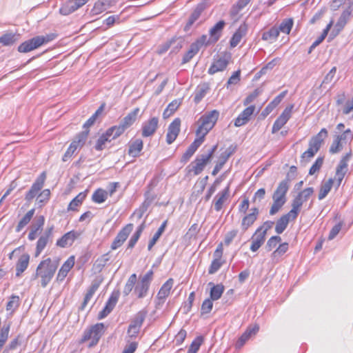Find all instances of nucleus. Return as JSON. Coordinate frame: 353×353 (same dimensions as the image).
<instances>
[{
    "mask_svg": "<svg viewBox=\"0 0 353 353\" xmlns=\"http://www.w3.org/2000/svg\"><path fill=\"white\" fill-rule=\"evenodd\" d=\"M59 266V260L47 258L38 265L32 279L40 278L41 285L46 288L52 279Z\"/></svg>",
    "mask_w": 353,
    "mask_h": 353,
    "instance_id": "nucleus-1",
    "label": "nucleus"
},
{
    "mask_svg": "<svg viewBox=\"0 0 353 353\" xmlns=\"http://www.w3.org/2000/svg\"><path fill=\"white\" fill-rule=\"evenodd\" d=\"M219 117V112L213 110L206 112L202 115L198 121L199 127L196 130V134L199 137H202L204 140L205 135L214 126Z\"/></svg>",
    "mask_w": 353,
    "mask_h": 353,
    "instance_id": "nucleus-2",
    "label": "nucleus"
},
{
    "mask_svg": "<svg viewBox=\"0 0 353 353\" xmlns=\"http://www.w3.org/2000/svg\"><path fill=\"white\" fill-rule=\"evenodd\" d=\"M104 332V325L102 323H98L92 326H91L90 328L86 329L83 334L82 336V338L81 339L79 343H83L87 341H90L88 347H92L94 345H96L101 336L103 335Z\"/></svg>",
    "mask_w": 353,
    "mask_h": 353,
    "instance_id": "nucleus-3",
    "label": "nucleus"
},
{
    "mask_svg": "<svg viewBox=\"0 0 353 353\" xmlns=\"http://www.w3.org/2000/svg\"><path fill=\"white\" fill-rule=\"evenodd\" d=\"M327 136V131L325 128H323L314 137H313L309 142V148L303 153L301 158L303 159H310L319 150L322 143Z\"/></svg>",
    "mask_w": 353,
    "mask_h": 353,
    "instance_id": "nucleus-4",
    "label": "nucleus"
},
{
    "mask_svg": "<svg viewBox=\"0 0 353 353\" xmlns=\"http://www.w3.org/2000/svg\"><path fill=\"white\" fill-rule=\"evenodd\" d=\"M53 39L52 35L37 36L22 43L18 47V51L23 53L30 52L44 43H47Z\"/></svg>",
    "mask_w": 353,
    "mask_h": 353,
    "instance_id": "nucleus-5",
    "label": "nucleus"
},
{
    "mask_svg": "<svg viewBox=\"0 0 353 353\" xmlns=\"http://www.w3.org/2000/svg\"><path fill=\"white\" fill-rule=\"evenodd\" d=\"M153 275L154 272L150 270L143 276H140L139 281L137 282L134 290V293L137 295V298L142 299L147 295Z\"/></svg>",
    "mask_w": 353,
    "mask_h": 353,
    "instance_id": "nucleus-6",
    "label": "nucleus"
},
{
    "mask_svg": "<svg viewBox=\"0 0 353 353\" xmlns=\"http://www.w3.org/2000/svg\"><path fill=\"white\" fill-rule=\"evenodd\" d=\"M216 148L217 145H215L210 150H208L207 153L202 154L196 157V159L192 163V168L195 175L199 174L203 170L206 164L212 159L213 154L216 151Z\"/></svg>",
    "mask_w": 353,
    "mask_h": 353,
    "instance_id": "nucleus-7",
    "label": "nucleus"
},
{
    "mask_svg": "<svg viewBox=\"0 0 353 353\" xmlns=\"http://www.w3.org/2000/svg\"><path fill=\"white\" fill-rule=\"evenodd\" d=\"M88 135V131H83L79 133L75 139L70 143L69 148L62 157L63 161H67L72 156L78 148L82 147Z\"/></svg>",
    "mask_w": 353,
    "mask_h": 353,
    "instance_id": "nucleus-8",
    "label": "nucleus"
},
{
    "mask_svg": "<svg viewBox=\"0 0 353 353\" xmlns=\"http://www.w3.org/2000/svg\"><path fill=\"white\" fill-rule=\"evenodd\" d=\"M294 108V105H290L287 106L281 115L276 119L274 121L272 128V133L274 134L279 130H280L283 125L288 121V120L291 118L292 110Z\"/></svg>",
    "mask_w": 353,
    "mask_h": 353,
    "instance_id": "nucleus-9",
    "label": "nucleus"
},
{
    "mask_svg": "<svg viewBox=\"0 0 353 353\" xmlns=\"http://www.w3.org/2000/svg\"><path fill=\"white\" fill-rule=\"evenodd\" d=\"M133 224L128 223L123 227L117 234L111 245L112 250H116L121 247L123 243L125 241L129 234L133 230Z\"/></svg>",
    "mask_w": 353,
    "mask_h": 353,
    "instance_id": "nucleus-10",
    "label": "nucleus"
},
{
    "mask_svg": "<svg viewBox=\"0 0 353 353\" xmlns=\"http://www.w3.org/2000/svg\"><path fill=\"white\" fill-rule=\"evenodd\" d=\"M46 179V174L43 172L34 182L30 190L26 193L25 199L28 201L32 200L43 188Z\"/></svg>",
    "mask_w": 353,
    "mask_h": 353,
    "instance_id": "nucleus-11",
    "label": "nucleus"
},
{
    "mask_svg": "<svg viewBox=\"0 0 353 353\" xmlns=\"http://www.w3.org/2000/svg\"><path fill=\"white\" fill-rule=\"evenodd\" d=\"M90 0H68L59 9L62 15H68L84 6Z\"/></svg>",
    "mask_w": 353,
    "mask_h": 353,
    "instance_id": "nucleus-12",
    "label": "nucleus"
},
{
    "mask_svg": "<svg viewBox=\"0 0 353 353\" xmlns=\"http://www.w3.org/2000/svg\"><path fill=\"white\" fill-rule=\"evenodd\" d=\"M53 229V226L47 228L43 234L39 238L36 245L34 254L35 257H38L40 255L50 240L52 239Z\"/></svg>",
    "mask_w": 353,
    "mask_h": 353,
    "instance_id": "nucleus-13",
    "label": "nucleus"
},
{
    "mask_svg": "<svg viewBox=\"0 0 353 353\" xmlns=\"http://www.w3.org/2000/svg\"><path fill=\"white\" fill-rule=\"evenodd\" d=\"M119 297V292H113L107 301L104 308L99 313L98 319L105 318L114 308Z\"/></svg>",
    "mask_w": 353,
    "mask_h": 353,
    "instance_id": "nucleus-14",
    "label": "nucleus"
},
{
    "mask_svg": "<svg viewBox=\"0 0 353 353\" xmlns=\"http://www.w3.org/2000/svg\"><path fill=\"white\" fill-rule=\"evenodd\" d=\"M230 58V54H224L215 60L208 69V73L214 74L218 72L223 71L227 68Z\"/></svg>",
    "mask_w": 353,
    "mask_h": 353,
    "instance_id": "nucleus-15",
    "label": "nucleus"
},
{
    "mask_svg": "<svg viewBox=\"0 0 353 353\" xmlns=\"http://www.w3.org/2000/svg\"><path fill=\"white\" fill-rule=\"evenodd\" d=\"M181 120L179 118L175 119L170 125L166 135V142L168 144L172 143L176 139L180 132Z\"/></svg>",
    "mask_w": 353,
    "mask_h": 353,
    "instance_id": "nucleus-16",
    "label": "nucleus"
},
{
    "mask_svg": "<svg viewBox=\"0 0 353 353\" xmlns=\"http://www.w3.org/2000/svg\"><path fill=\"white\" fill-rule=\"evenodd\" d=\"M255 110L254 105H250L246 108L235 119L234 125L236 127L242 126L246 124L250 119Z\"/></svg>",
    "mask_w": 353,
    "mask_h": 353,
    "instance_id": "nucleus-17",
    "label": "nucleus"
},
{
    "mask_svg": "<svg viewBox=\"0 0 353 353\" xmlns=\"http://www.w3.org/2000/svg\"><path fill=\"white\" fill-rule=\"evenodd\" d=\"M159 123L157 117H152L143 124L142 136L148 137L152 136L157 130Z\"/></svg>",
    "mask_w": 353,
    "mask_h": 353,
    "instance_id": "nucleus-18",
    "label": "nucleus"
},
{
    "mask_svg": "<svg viewBox=\"0 0 353 353\" xmlns=\"http://www.w3.org/2000/svg\"><path fill=\"white\" fill-rule=\"evenodd\" d=\"M234 150L232 148V147H230L220 154L219 161L216 164L212 172V174L213 176H216L219 173V172L222 169L223 165L226 163L230 157L234 152Z\"/></svg>",
    "mask_w": 353,
    "mask_h": 353,
    "instance_id": "nucleus-19",
    "label": "nucleus"
},
{
    "mask_svg": "<svg viewBox=\"0 0 353 353\" xmlns=\"http://www.w3.org/2000/svg\"><path fill=\"white\" fill-rule=\"evenodd\" d=\"M352 15L353 6L347 4V7L343 11L336 23V27L338 28L339 30H341L345 27V26L350 21Z\"/></svg>",
    "mask_w": 353,
    "mask_h": 353,
    "instance_id": "nucleus-20",
    "label": "nucleus"
},
{
    "mask_svg": "<svg viewBox=\"0 0 353 353\" xmlns=\"http://www.w3.org/2000/svg\"><path fill=\"white\" fill-rule=\"evenodd\" d=\"M259 209L254 208L251 209V212L245 216L241 221V229L243 232L246 231L257 219L259 215Z\"/></svg>",
    "mask_w": 353,
    "mask_h": 353,
    "instance_id": "nucleus-21",
    "label": "nucleus"
},
{
    "mask_svg": "<svg viewBox=\"0 0 353 353\" xmlns=\"http://www.w3.org/2000/svg\"><path fill=\"white\" fill-rule=\"evenodd\" d=\"M230 195V187L228 185L224 190L219 192L214 197V210L216 212L220 211L224 203L228 199Z\"/></svg>",
    "mask_w": 353,
    "mask_h": 353,
    "instance_id": "nucleus-22",
    "label": "nucleus"
},
{
    "mask_svg": "<svg viewBox=\"0 0 353 353\" xmlns=\"http://www.w3.org/2000/svg\"><path fill=\"white\" fill-rule=\"evenodd\" d=\"M74 265V257L70 256L68 258V259L65 261V263L62 265L61 268L59 270L57 280L58 281H63L66 276L68 275V273L70 272V270L72 268V267Z\"/></svg>",
    "mask_w": 353,
    "mask_h": 353,
    "instance_id": "nucleus-23",
    "label": "nucleus"
},
{
    "mask_svg": "<svg viewBox=\"0 0 353 353\" xmlns=\"http://www.w3.org/2000/svg\"><path fill=\"white\" fill-rule=\"evenodd\" d=\"M45 223V218L41 215L36 217L34 223L32 224L30 232L28 234V239L30 241L34 240L37 236L39 231L41 230Z\"/></svg>",
    "mask_w": 353,
    "mask_h": 353,
    "instance_id": "nucleus-24",
    "label": "nucleus"
},
{
    "mask_svg": "<svg viewBox=\"0 0 353 353\" xmlns=\"http://www.w3.org/2000/svg\"><path fill=\"white\" fill-rule=\"evenodd\" d=\"M78 234L74 231H70L57 240L56 245L61 248H65L71 245L77 238Z\"/></svg>",
    "mask_w": 353,
    "mask_h": 353,
    "instance_id": "nucleus-25",
    "label": "nucleus"
},
{
    "mask_svg": "<svg viewBox=\"0 0 353 353\" xmlns=\"http://www.w3.org/2000/svg\"><path fill=\"white\" fill-rule=\"evenodd\" d=\"M204 141L202 139V137H199L196 139L188 148L185 152L183 154L181 161L183 162H187L190 157L194 154L198 148L203 143Z\"/></svg>",
    "mask_w": 353,
    "mask_h": 353,
    "instance_id": "nucleus-26",
    "label": "nucleus"
},
{
    "mask_svg": "<svg viewBox=\"0 0 353 353\" xmlns=\"http://www.w3.org/2000/svg\"><path fill=\"white\" fill-rule=\"evenodd\" d=\"M174 280L169 279L160 288L158 294L157 299L159 301V303H164L165 299L169 296L170 290L173 286Z\"/></svg>",
    "mask_w": 353,
    "mask_h": 353,
    "instance_id": "nucleus-27",
    "label": "nucleus"
},
{
    "mask_svg": "<svg viewBox=\"0 0 353 353\" xmlns=\"http://www.w3.org/2000/svg\"><path fill=\"white\" fill-rule=\"evenodd\" d=\"M115 0H98L91 10L92 15H97L105 11Z\"/></svg>",
    "mask_w": 353,
    "mask_h": 353,
    "instance_id": "nucleus-28",
    "label": "nucleus"
},
{
    "mask_svg": "<svg viewBox=\"0 0 353 353\" xmlns=\"http://www.w3.org/2000/svg\"><path fill=\"white\" fill-rule=\"evenodd\" d=\"M225 26L224 21L221 20L217 22L209 31L212 43H216L221 37L222 30Z\"/></svg>",
    "mask_w": 353,
    "mask_h": 353,
    "instance_id": "nucleus-29",
    "label": "nucleus"
},
{
    "mask_svg": "<svg viewBox=\"0 0 353 353\" xmlns=\"http://www.w3.org/2000/svg\"><path fill=\"white\" fill-rule=\"evenodd\" d=\"M205 4L203 2L199 3L196 6L195 9L191 14L187 24L185 26V30H188L193 25V23L199 18V17L201 16V14L205 10Z\"/></svg>",
    "mask_w": 353,
    "mask_h": 353,
    "instance_id": "nucleus-30",
    "label": "nucleus"
},
{
    "mask_svg": "<svg viewBox=\"0 0 353 353\" xmlns=\"http://www.w3.org/2000/svg\"><path fill=\"white\" fill-rule=\"evenodd\" d=\"M30 261V255L28 254H22L18 259L16 264V276H20L21 274L27 269Z\"/></svg>",
    "mask_w": 353,
    "mask_h": 353,
    "instance_id": "nucleus-31",
    "label": "nucleus"
},
{
    "mask_svg": "<svg viewBox=\"0 0 353 353\" xmlns=\"http://www.w3.org/2000/svg\"><path fill=\"white\" fill-rule=\"evenodd\" d=\"M265 240V235L262 234L258 230H256L255 233L252 237V244L250 245V250L252 252L257 251L260 247L264 243Z\"/></svg>",
    "mask_w": 353,
    "mask_h": 353,
    "instance_id": "nucleus-32",
    "label": "nucleus"
},
{
    "mask_svg": "<svg viewBox=\"0 0 353 353\" xmlns=\"http://www.w3.org/2000/svg\"><path fill=\"white\" fill-rule=\"evenodd\" d=\"M272 199L273 204L270 210V215H274L277 213L286 202V198L279 196L274 193L272 195Z\"/></svg>",
    "mask_w": 353,
    "mask_h": 353,
    "instance_id": "nucleus-33",
    "label": "nucleus"
},
{
    "mask_svg": "<svg viewBox=\"0 0 353 353\" xmlns=\"http://www.w3.org/2000/svg\"><path fill=\"white\" fill-rule=\"evenodd\" d=\"M143 143L140 139H135L134 141L130 143L128 154L129 155L137 157L140 154L141 151L143 149Z\"/></svg>",
    "mask_w": 353,
    "mask_h": 353,
    "instance_id": "nucleus-34",
    "label": "nucleus"
},
{
    "mask_svg": "<svg viewBox=\"0 0 353 353\" xmlns=\"http://www.w3.org/2000/svg\"><path fill=\"white\" fill-rule=\"evenodd\" d=\"M147 311L145 310H142L138 312L131 321L129 326L136 327L137 329H141L143 323L147 316Z\"/></svg>",
    "mask_w": 353,
    "mask_h": 353,
    "instance_id": "nucleus-35",
    "label": "nucleus"
},
{
    "mask_svg": "<svg viewBox=\"0 0 353 353\" xmlns=\"http://www.w3.org/2000/svg\"><path fill=\"white\" fill-rule=\"evenodd\" d=\"M209 86L206 83L201 84L197 86L194 96V101L196 104L201 102L209 91Z\"/></svg>",
    "mask_w": 353,
    "mask_h": 353,
    "instance_id": "nucleus-36",
    "label": "nucleus"
},
{
    "mask_svg": "<svg viewBox=\"0 0 353 353\" xmlns=\"http://www.w3.org/2000/svg\"><path fill=\"white\" fill-rule=\"evenodd\" d=\"M139 112V108H137L128 114L121 121V124L123 125L125 129L130 128L136 121L137 115Z\"/></svg>",
    "mask_w": 353,
    "mask_h": 353,
    "instance_id": "nucleus-37",
    "label": "nucleus"
},
{
    "mask_svg": "<svg viewBox=\"0 0 353 353\" xmlns=\"http://www.w3.org/2000/svg\"><path fill=\"white\" fill-rule=\"evenodd\" d=\"M208 285H212L210 292V299L212 301L219 299L224 292V286L222 284L214 285L212 282L209 283Z\"/></svg>",
    "mask_w": 353,
    "mask_h": 353,
    "instance_id": "nucleus-38",
    "label": "nucleus"
},
{
    "mask_svg": "<svg viewBox=\"0 0 353 353\" xmlns=\"http://www.w3.org/2000/svg\"><path fill=\"white\" fill-rule=\"evenodd\" d=\"M290 179H289V176L288 175L284 180L281 181L279 183L278 187L276 188L274 193L279 196H281L282 197L286 198V194L290 188Z\"/></svg>",
    "mask_w": 353,
    "mask_h": 353,
    "instance_id": "nucleus-39",
    "label": "nucleus"
},
{
    "mask_svg": "<svg viewBox=\"0 0 353 353\" xmlns=\"http://www.w3.org/2000/svg\"><path fill=\"white\" fill-rule=\"evenodd\" d=\"M279 35V30L276 26L272 27L262 34V39L269 43L274 42Z\"/></svg>",
    "mask_w": 353,
    "mask_h": 353,
    "instance_id": "nucleus-40",
    "label": "nucleus"
},
{
    "mask_svg": "<svg viewBox=\"0 0 353 353\" xmlns=\"http://www.w3.org/2000/svg\"><path fill=\"white\" fill-rule=\"evenodd\" d=\"M287 94V91L285 90L280 93L277 97H276L272 102H270L266 108L263 110L264 114H269L282 101V99L285 97Z\"/></svg>",
    "mask_w": 353,
    "mask_h": 353,
    "instance_id": "nucleus-41",
    "label": "nucleus"
},
{
    "mask_svg": "<svg viewBox=\"0 0 353 353\" xmlns=\"http://www.w3.org/2000/svg\"><path fill=\"white\" fill-rule=\"evenodd\" d=\"M34 209H31L23 216L16 227L15 230L17 232H21L30 223L34 214Z\"/></svg>",
    "mask_w": 353,
    "mask_h": 353,
    "instance_id": "nucleus-42",
    "label": "nucleus"
},
{
    "mask_svg": "<svg viewBox=\"0 0 353 353\" xmlns=\"http://www.w3.org/2000/svg\"><path fill=\"white\" fill-rule=\"evenodd\" d=\"M167 221H165L163 222V223L161 225V226L159 228L157 232L154 234L153 237L150 241H149L148 249V250H150L152 247L156 244L157 241L159 240L163 232H164L165 227L167 225Z\"/></svg>",
    "mask_w": 353,
    "mask_h": 353,
    "instance_id": "nucleus-43",
    "label": "nucleus"
},
{
    "mask_svg": "<svg viewBox=\"0 0 353 353\" xmlns=\"http://www.w3.org/2000/svg\"><path fill=\"white\" fill-rule=\"evenodd\" d=\"M137 280V279L136 274H132L129 276L123 290V294L124 296L129 295V294L132 291L133 288L135 287Z\"/></svg>",
    "mask_w": 353,
    "mask_h": 353,
    "instance_id": "nucleus-44",
    "label": "nucleus"
},
{
    "mask_svg": "<svg viewBox=\"0 0 353 353\" xmlns=\"http://www.w3.org/2000/svg\"><path fill=\"white\" fill-rule=\"evenodd\" d=\"M333 183L334 179H330L321 185L318 196L319 200L323 199L327 195L331 190Z\"/></svg>",
    "mask_w": 353,
    "mask_h": 353,
    "instance_id": "nucleus-45",
    "label": "nucleus"
},
{
    "mask_svg": "<svg viewBox=\"0 0 353 353\" xmlns=\"http://www.w3.org/2000/svg\"><path fill=\"white\" fill-rule=\"evenodd\" d=\"M98 285L97 284H92L90 288L88 290L85 295V297H84V299H83V301L80 307V309L81 310H84L85 307H86V305H88V303H89V301H90V299L92 298L94 294L95 293V292L97 291V288H98Z\"/></svg>",
    "mask_w": 353,
    "mask_h": 353,
    "instance_id": "nucleus-46",
    "label": "nucleus"
},
{
    "mask_svg": "<svg viewBox=\"0 0 353 353\" xmlns=\"http://www.w3.org/2000/svg\"><path fill=\"white\" fill-rule=\"evenodd\" d=\"M125 128L119 123L118 125H114L107 130V132L110 135L112 139H115L121 136L125 130Z\"/></svg>",
    "mask_w": 353,
    "mask_h": 353,
    "instance_id": "nucleus-47",
    "label": "nucleus"
},
{
    "mask_svg": "<svg viewBox=\"0 0 353 353\" xmlns=\"http://www.w3.org/2000/svg\"><path fill=\"white\" fill-rule=\"evenodd\" d=\"M10 324L4 325L0 331V351L6 344L10 333Z\"/></svg>",
    "mask_w": 353,
    "mask_h": 353,
    "instance_id": "nucleus-48",
    "label": "nucleus"
},
{
    "mask_svg": "<svg viewBox=\"0 0 353 353\" xmlns=\"http://www.w3.org/2000/svg\"><path fill=\"white\" fill-rule=\"evenodd\" d=\"M112 138L108 132L106 131L104 134H101L98 139L97 143L94 146L95 149L98 151H101L104 148V145L106 142H110Z\"/></svg>",
    "mask_w": 353,
    "mask_h": 353,
    "instance_id": "nucleus-49",
    "label": "nucleus"
},
{
    "mask_svg": "<svg viewBox=\"0 0 353 353\" xmlns=\"http://www.w3.org/2000/svg\"><path fill=\"white\" fill-rule=\"evenodd\" d=\"M108 198V193L102 189L97 190L92 194V199L96 203H101Z\"/></svg>",
    "mask_w": 353,
    "mask_h": 353,
    "instance_id": "nucleus-50",
    "label": "nucleus"
},
{
    "mask_svg": "<svg viewBox=\"0 0 353 353\" xmlns=\"http://www.w3.org/2000/svg\"><path fill=\"white\" fill-rule=\"evenodd\" d=\"M288 250V243H283L279 245V246L275 250L272 254V258L274 261H278L279 258L283 256Z\"/></svg>",
    "mask_w": 353,
    "mask_h": 353,
    "instance_id": "nucleus-51",
    "label": "nucleus"
},
{
    "mask_svg": "<svg viewBox=\"0 0 353 353\" xmlns=\"http://www.w3.org/2000/svg\"><path fill=\"white\" fill-rule=\"evenodd\" d=\"M199 51L197 46L196 45L191 44L189 50L187 52L183 55L182 59V63H188Z\"/></svg>",
    "mask_w": 353,
    "mask_h": 353,
    "instance_id": "nucleus-52",
    "label": "nucleus"
},
{
    "mask_svg": "<svg viewBox=\"0 0 353 353\" xmlns=\"http://www.w3.org/2000/svg\"><path fill=\"white\" fill-rule=\"evenodd\" d=\"M294 21L291 18L285 19L279 25L278 30H279V32H283L285 34H289L292 30L293 26Z\"/></svg>",
    "mask_w": 353,
    "mask_h": 353,
    "instance_id": "nucleus-53",
    "label": "nucleus"
},
{
    "mask_svg": "<svg viewBox=\"0 0 353 353\" xmlns=\"http://www.w3.org/2000/svg\"><path fill=\"white\" fill-rule=\"evenodd\" d=\"M347 171V168H343L341 165H338L336 167L334 180L337 188L340 186Z\"/></svg>",
    "mask_w": 353,
    "mask_h": 353,
    "instance_id": "nucleus-54",
    "label": "nucleus"
},
{
    "mask_svg": "<svg viewBox=\"0 0 353 353\" xmlns=\"http://www.w3.org/2000/svg\"><path fill=\"white\" fill-rule=\"evenodd\" d=\"M110 259V252H107L99 257L96 260L94 265L98 270L101 271L105 266Z\"/></svg>",
    "mask_w": 353,
    "mask_h": 353,
    "instance_id": "nucleus-55",
    "label": "nucleus"
},
{
    "mask_svg": "<svg viewBox=\"0 0 353 353\" xmlns=\"http://www.w3.org/2000/svg\"><path fill=\"white\" fill-rule=\"evenodd\" d=\"M180 104L181 102L178 100H174L170 103L163 113V117L167 118L172 115L178 109Z\"/></svg>",
    "mask_w": 353,
    "mask_h": 353,
    "instance_id": "nucleus-56",
    "label": "nucleus"
},
{
    "mask_svg": "<svg viewBox=\"0 0 353 353\" xmlns=\"http://www.w3.org/2000/svg\"><path fill=\"white\" fill-rule=\"evenodd\" d=\"M16 34L13 33H6L0 37V43L3 46L12 45L17 41Z\"/></svg>",
    "mask_w": 353,
    "mask_h": 353,
    "instance_id": "nucleus-57",
    "label": "nucleus"
},
{
    "mask_svg": "<svg viewBox=\"0 0 353 353\" xmlns=\"http://www.w3.org/2000/svg\"><path fill=\"white\" fill-rule=\"evenodd\" d=\"M19 304L20 299L19 296L12 295L6 305V310L8 311L14 312L19 307Z\"/></svg>",
    "mask_w": 353,
    "mask_h": 353,
    "instance_id": "nucleus-58",
    "label": "nucleus"
},
{
    "mask_svg": "<svg viewBox=\"0 0 353 353\" xmlns=\"http://www.w3.org/2000/svg\"><path fill=\"white\" fill-rule=\"evenodd\" d=\"M288 219L282 216L276 223L275 231L277 234H281L284 232L288 225Z\"/></svg>",
    "mask_w": 353,
    "mask_h": 353,
    "instance_id": "nucleus-59",
    "label": "nucleus"
},
{
    "mask_svg": "<svg viewBox=\"0 0 353 353\" xmlns=\"http://www.w3.org/2000/svg\"><path fill=\"white\" fill-rule=\"evenodd\" d=\"M336 137L342 143H347L353 139V133L350 129H347L343 134L336 135Z\"/></svg>",
    "mask_w": 353,
    "mask_h": 353,
    "instance_id": "nucleus-60",
    "label": "nucleus"
},
{
    "mask_svg": "<svg viewBox=\"0 0 353 353\" xmlns=\"http://www.w3.org/2000/svg\"><path fill=\"white\" fill-rule=\"evenodd\" d=\"M224 263V260L213 259L208 269V273L210 274H213L216 273L221 268V267L223 265Z\"/></svg>",
    "mask_w": 353,
    "mask_h": 353,
    "instance_id": "nucleus-61",
    "label": "nucleus"
},
{
    "mask_svg": "<svg viewBox=\"0 0 353 353\" xmlns=\"http://www.w3.org/2000/svg\"><path fill=\"white\" fill-rule=\"evenodd\" d=\"M212 300L210 299H206L202 303L201 307V313L202 315L209 314L213 307Z\"/></svg>",
    "mask_w": 353,
    "mask_h": 353,
    "instance_id": "nucleus-62",
    "label": "nucleus"
},
{
    "mask_svg": "<svg viewBox=\"0 0 353 353\" xmlns=\"http://www.w3.org/2000/svg\"><path fill=\"white\" fill-rule=\"evenodd\" d=\"M203 342L202 337L199 336L196 337L191 343L189 349L188 350V353H196L199 350L200 346Z\"/></svg>",
    "mask_w": 353,
    "mask_h": 353,
    "instance_id": "nucleus-63",
    "label": "nucleus"
},
{
    "mask_svg": "<svg viewBox=\"0 0 353 353\" xmlns=\"http://www.w3.org/2000/svg\"><path fill=\"white\" fill-rule=\"evenodd\" d=\"M127 344L122 353H134L137 348L138 343L137 341H130L127 339Z\"/></svg>",
    "mask_w": 353,
    "mask_h": 353,
    "instance_id": "nucleus-64",
    "label": "nucleus"
}]
</instances>
